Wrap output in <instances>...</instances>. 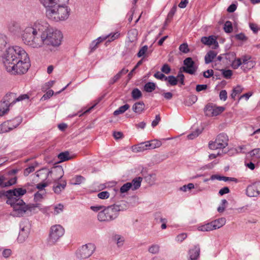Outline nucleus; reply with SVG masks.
<instances>
[{
  "instance_id": "63",
  "label": "nucleus",
  "mask_w": 260,
  "mask_h": 260,
  "mask_svg": "<svg viewBox=\"0 0 260 260\" xmlns=\"http://www.w3.org/2000/svg\"><path fill=\"white\" fill-rule=\"evenodd\" d=\"M35 171V167L34 166H30L24 170V174L25 176L28 175L29 174Z\"/></svg>"
},
{
  "instance_id": "60",
  "label": "nucleus",
  "mask_w": 260,
  "mask_h": 260,
  "mask_svg": "<svg viewBox=\"0 0 260 260\" xmlns=\"http://www.w3.org/2000/svg\"><path fill=\"white\" fill-rule=\"evenodd\" d=\"M213 71L212 70H208L203 73V76L205 78H208L213 75Z\"/></svg>"
},
{
  "instance_id": "5",
  "label": "nucleus",
  "mask_w": 260,
  "mask_h": 260,
  "mask_svg": "<svg viewBox=\"0 0 260 260\" xmlns=\"http://www.w3.org/2000/svg\"><path fill=\"white\" fill-rule=\"evenodd\" d=\"M28 99L27 94H24L16 97V94L13 93L7 94L3 101L0 102V116H3L9 111L10 107L16 102L21 101L24 99Z\"/></svg>"
},
{
  "instance_id": "33",
  "label": "nucleus",
  "mask_w": 260,
  "mask_h": 260,
  "mask_svg": "<svg viewBox=\"0 0 260 260\" xmlns=\"http://www.w3.org/2000/svg\"><path fill=\"white\" fill-rule=\"evenodd\" d=\"M113 240L116 243L118 247H120L123 245L124 242V238L123 236L115 234L113 236Z\"/></svg>"
},
{
  "instance_id": "40",
  "label": "nucleus",
  "mask_w": 260,
  "mask_h": 260,
  "mask_svg": "<svg viewBox=\"0 0 260 260\" xmlns=\"http://www.w3.org/2000/svg\"><path fill=\"white\" fill-rule=\"evenodd\" d=\"M28 236V233L24 232V229L22 228L21 231L20 232L18 237V241L19 242H23L25 239Z\"/></svg>"
},
{
  "instance_id": "42",
  "label": "nucleus",
  "mask_w": 260,
  "mask_h": 260,
  "mask_svg": "<svg viewBox=\"0 0 260 260\" xmlns=\"http://www.w3.org/2000/svg\"><path fill=\"white\" fill-rule=\"evenodd\" d=\"M241 65H243L242 57L235 59L232 63V67L234 69H238Z\"/></svg>"
},
{
  "instance_id": "28",
  "label": "nucleus",
  "mask_w": 260,
  "mask_h": 260,
  "mask_svg": "<svg viewBox=\"0 0 260 260\" xmlns=\"http://www.w3.org/2000/svg\"><path fill=\"white\" fill-rule=\"evenodd\" d=\"M217 53L215 51L210 50L206 54L205 56V62L206 64L211 62L214 58L216 56Z\"/></svg>"
},
{
  "instance_id": "14",
  "label": "nucleus",
  "mask_w": 260,
  "mask_h": 260,
  "mask_svg": "<svg viewBox=\"0 0 260 260\" xmlns=\"http://www.w3.org/2000/svg\"><path fill=\"white\" fill-rule=\"evenodd\" d=\"M246 193L248 196L250 197L260 195V181L249 185L246 189Z\"/></svg>"
},
{
  "instance_id": "21",
  "label": "nucleus",
  "mask_w": 260,
  "mask_h": 260,
  "mask_svg": "<svg viewBox=\"0 0 260 260\" xmlns=\"http://www.w3.org/2000/svg\"><path fill=\"white\" fill-rule=\"evenodd\" d=\"M50 174V172L48 169L43 168L36 172V176L41 180L44 181L49 177Z\"/></svg>"
},
{
  "instance_id": "25",
  "label": "nucleus",
  "mask_w": 260,
  "mask_h": 260,
  "mask_svg": "<svg viewBox=\"0 0 260 260\" xmlns=\"http://www.w3.org/2000/svg\"><path fill=\"white\" fill-rule=\"evenodd\" d=\"M39 1L41 4L45 7L46 9H47V8L56 4L57 3L69 2V0H39Z\"/></svg>"
},
{
  "instance_id": "3",
  "label": "nucleus",
  "mask_w": 260,
  "mask_h": 260,
  "mask_svg": "<svg viewBox=\"0 0 260 260\" xmlns=\"http://www.w3.org/2000/svg\"><path fill=\"white\" fill-rule=\"evenodd\" d=\"M69 2H58L46 9V17L53 21L59 22L67 20L71 9L68 6Z\"/></svg>"
},
{
  "instance_id": "34",
  "label": "nucleus",
  "mask_w": 260,
  "mask_h": 260,
  "mask_svg": "<svg viewBox=\"0 0 260 260\" xmlns=\"http://www.w3.org/2000/svg\"><path fill=\"white\" fill-rule=\"evenodd\" d=\"M130 106L128 104H126L123 106L120 107L118 109L114 112V115L115 116L124 113L129 108Z\"/></svg>"
},
{
  "instance_id": "29",
  "label": "nucleus",
  "mask_w": 260,
  "mask_h": 260,
  "mask_svg": "<svg viewBox=\"0 0 260 260\" xmlns=\"http://www.w3.org/2000/svg\"><path fill=\"white\" fill-rule=\"evenodd\" d=\"M107 39V37H100L94 40L90 44V48L91 51L94 50L98 46V45L103 41Z\"/></svg>"
},
{
  "instance_id": "53",
  "label": "nucleus",
  "mask_w": 260,
  "mask_h": 260,
  "mask_svg": "<svg viewBox=\"0 0 260 260\" xmlns=\"http://www.w3.org/2000/svg\"><path fill=\"white\" fill-rule=\"evenodd\" d=\"M200 133L201 132L199 130H197L189 134L187 136V138L189 140H192L197 137Z\"/></svg>"
},
{
  "instance_id": "35",
  "label": "nucleus",
  "mask_w": 260,
  "mask_h": 260,
  "mask_svg": "<svg viewBox=\"0 0 260 260\" xmlns=\"http://www.w3.org/2000/svg\"><path fill=\"white\" fill-rule=\"evenodd\" d=\"M243 90V88L240 85H237L233 89V92L231 95V98L235 100L236 96L240 94Z\"/></svg>"
},
{
  "instance_id": "7",
  "label": "nucleus",
  "mask_w": 260,
  "mask_h": 260,
  "mask_svg": "<svg viewBox=\"0 0 260 260\" xmlns=\"http://www.w3.org/2000/svg\"><path fill=\"white\" fill-rule=\"evenodd\" d=\"M95 249V245L92 243L83 245L77 249L75 256L79 259L88 258L94 253Z\"/></svg>"
},
{
  "instance_id": "56",
  "label": "nucleus",
  "mask_w": 260,
  "mask_h": 260,
  "mask_svg": "<svg viewBox=\"0 0 260 260\" xmlns=\"http://www.w3.org/2000/svg\"><path fill=\"white\" fill-rule=\"evenodd\" d=\"M54 93V91L52 90H50L48 91L42 97L41 100L45 101L48 99H49L51 96L53 95Z\"/></svg>"
},
{
  "instance_id": "19",
  "label": "nucleus",
  "mask_w": 260,
  "mask_h": 260,
  "mask_svg": "<svg viewBox=\"0 0 260 260\" xmlns=\"http://www.w3.org/2000/svg\"><path fill=\"white\" fill-rule=\"evenodd\" d=\"M147 150H149L147 141L133 145L132 147V151L135 153L143 152Z\"/></svg>"
},
{
  "instance_id": "57",
  "label": "nucleus",
  "mask_w": 260,
  "mask_h": 260,
  "mask_svg": "<svg viewBox=\"0 0 260 260\" xmlns=\"http://www.w3.org/2000/svg\"><path fill=\"white\" fill-rule=\"evenodd\" d=\"M222 75L226 79H230L233 75V72L230 70H223Z\"/></svg>"
},
{
  "instance_id": "4",
  "label": "nucleus",
  "mask_w": 260,
  "mask_h": 260,
  "mask_svg": "<svg viewBox=\"0 0 260 260\" xmlns=\"http://www.w3.org/2000/svg\"><path fill=\"white\" fill-rule=\"evenodd\" d=\"M128 207L127 204L121 201L108 207H105L98 214V219L100 221L109 222L115 219L118 216L120 211L125 210Z\"/></svg>"
},
{
  "instance_id": "12",
  "label": "nucleus",
  "mask_w": 260,
  "mask_h": 260,
  "mask_svg": "<svg viewBox=\"0 0 260 260\" xmlns=\"http://www.w3.org/2000/svg\"><path fill=\"white\" fill-rule=\"evenodd\" d=\"M224 110L223 107H217L212 104L207 105L205 109V112L208 116H216L221 114Z\"/></svg>"
},
{
  "instance_id": "52",
  "label": "nucleus",
  "mask_w": 260,
  "mask_h": 260,
  "mask_svg": "<svg viewBox=\"0 0 260 260\" xmlns=\"http://www.w3.org/2000/svg\"><path fill=\"white\" fill-rule=\"evenodd\" d=\"M110 193L107 191H102L98 193V197L101 199H106L109 197Z\"/></svg>"
},
{
  "instance_id": "22",
  "label": "nucleus",
  "mask_w": 260,
  "mask_h": 260,
  "mask_svg": "<svg viewBox=\"0 0 260 260\" xmlns=\"http://www.w3.org/2000/svg\"><path fill=\"white\" fill-rule=\"evenodd\" d=\"M7 27L10 32L14 34L19 32L20 30L19 24L14 21H10L8 24Z\"/></svg>"
},
{
  "instance_id": "24",
  "label": "nucleus",
  "mask_w": 260,
  "mask_h": 260,
  "mask_svg": "<svg viewBox=\"0 0 260 260\" xmlns=\"http://www.w3.org/2000/svg\"><path fill=\"white\" fill-rule=\"evenodd\" d=\"M226 222L225 218L222 217L211 221L212 227L214 230L218 229L223 226Z\"/></svg>"
},
{
  "instance_id": "2",
  "label": "nucleus",
  "mask_w": 260,
  "mask_h": 260,
  "mask_svg": "<svg viewBox=\"0 0 260 260\" xmlns=\"http://www.w3.org/2000/svg\"><path fill=\"white\" fill-rule=\"evenodd\" d=\"M2 57L6 70L12 74H24L30 67L27 53L23 48L18 46L6 49Z\"/></svg>"
},
{
  "instance_id": "58",
  "label": "nucleus",
  "mask_w": 260,
  "mask_h": 260,
  "mask_svg": "<svg viewBox=\"0 0 260 260\" xmlns=\"http://www.w3.org/2000/svg\"><path fill=\"white\" fill-rule=\"evenodd\" d=\"M160 121V117L159 115H156L155 116V119L154 120H153L152 122V123H151L152 126L153 127H154L155 126H156L158 124V123Z\"/></svg>"
},
{
  "instance_id": "59",
  "label": "nucleus",
  "mask_w": 260,
  "mask_h": 260,
  "mask_svg": "<svg viewBox=\"0 0 260 260\" xmlns=\"http://www.w3.org/2000/svg\"><path fill=\"white\" fill-rule=\"evenodd\" d=\"M12 254V251L10 249H5L3 250L2 254L5 258L9 257Z\"/></svg>"
},
{
  "instance_id": "64",
  "label": "nucleus",
  "mask_w": 260,
  "mask_h": 260,
  "mask_svg": "<svg viewBox=\"0 0 260 260\" xmlns=\"http://www.w3.org/2000/svg\"><path fill=\"white\" fill-rule=\"evenodd\" d=\"M230 192V189L228 187H224L219 191V194L220 196H223Z\"/></svg>"
},
{
  "instance_id": "48",
  "label": "nucleus",
  "mask_w": 260,
  "mask_h": 260,
  "mask_svg": "<svg viewBox=\"0 0 260 260\" xmlns=\"http://www.w3.org/2000/svg\"><path fill=\"white\" fill-rule=\"evenodd\" d=\"M63 206L61 204H59L57 206L53 207L54 211L52 212V213L54 215H57L61 212L63 211Z\"/></svg>"
},
{
  "instance_id": "39",
  "label": "nucleus",
  "mask_w": 260,
  "mask_h": 260,
  "mask_svg": "<svg viewBox=\"0 0 260 260\" xmlns=\"http://www.w3.org/2000/svg\"><path fill=\"white\" fill-rule=\"evenodd\" d=\"M46 191L45 190H39L35 194L34 199L36 202L41 201L45 195Z\"/></svg>"
},
{
  "instance_id": "6",
  "label": "nucleus",
  "mask_w": 260,
  "mask_h": 260,
  "mask_svg": "<svg viewBox=\"0 0 260 260\" xmlns=\"http://www.w3.org/2000/svg\"><path fill=\"white\" fill-rule=\"evenodd\" d=\"M14 198H9L7 201V203L13 207V210L11 214L14 216H22L28 208L22 200Z\"/></svg>"
},
{
  "instance_id": "16",
  "label": "nucleus",
  "mask_w": 260,
  "mask_h": 260,
  "mask_svg": "<svg viewBox=\"0 0 260 260\" xmlns=\"http://www.w3.org/2000/svg\"><path fill=\"white\" fill-rule=\"evenodd\" d=\"M50 175L54 182L60 181L62 179L64 174L63 169L60 167L54 168L53 170L50 171Z\"/></svg>"
},
{
  "instance_id": "1",
  "label": "nucleus",
  "mask_w": 260,
  "mask_h": 260,
  "mask_svg": "<svg viewBox=\"0 0 260 260\" xmlns=\"http://www.w3.org/2000/svg\"><path fill=\"white\" fill-rule=\"evenodd\" d=\"M21 38L24 44L38 49L44 46L58 47L61 44L62 35L46 20H38L24 29Z\"/></svg>"
},
{
  "instance_id": "38",
  "label": "nucleus",
  "mask_w": 260,
  "mask_h": 260,
  "mask_svg": "<svg viewBox=\"0 0 260 260\" xmlns=\"http://www.w3.org/2000/svg\"><path fill=\"white\" fill-rule=\"evenodd\" d=\"M156 88V85L153 82H148L144 85V88L145 91L147 92H151L154 90Z\"/></svg>"
},
{
  "instance_id": "27",
  "label": "nucleus",
  "mask_w": 260,
  "mask_h": 260,
  "mask_svg": "<svg viewBox=\"0 0 260 260\" xmlns=\"http://www.w3.org/2000/svg\"><path fill=\"white\" fill-rule=\"evenodd\" d=\"M132 109L135 113L141 114L144 111L145 105L143 102H137L133 106Z\"/></svg>"
},
{
  "instance_id": "54",
  "label": "nucleus",
  "mask_w": 260,
  "mask_h": 260,
  "mask_svg": "<svg viewBox=\"0 0 260 260\" xmlns=\"http://www.w3.org/2000/svg\"><path fill=\"white\" fill-rule=\"evenodd\" d=\"M147 50H148L147 46H146V45L144 46L143 47H142L140 49L139 52L137 54L138 56L139 57L142 56L143 55H144L145 54V53L147 51Z\"/></svg>"
},
{
  "instance_id": "32",
  "label": "nucleus",
  "mask_w": 260,
  "mask_h": 260,
  "mask_svg": "<svg viewBox=\"0 0 260 260\" xmlns=\"http://www.w3.org/2000/svg\"><path fill=\"white\" fill-rule=\"evenodd\" d=\"M198 231L202 232H210L214 230V229L212 227L211 222H210L205 224L199 226L198 227Z\"/></svg>"
},
{
  "instance_id": "46",
  "label": "nucleus",
  "mask_w": 260,
  "mask_h": 260,
  "mask_svg": "<svg viewBox=\"0 0 260 260\" xmlns=\"http://www.w3.org/2000/svg\"><path fill=\"white\" fill-rule=\"evenodd\" d=\"M224 30L227 33H230L233 31L232 23L230 21L225 22L224 25Z\"/></svg>"
},
{
  "instance_id": "26",
  "label": "nucleus",
  "mask_w": 260,
  "mask_h": 260,
  "mask_svg": "<svg viewBox=\"0 0 260 260\" xmlns=\"http://www.w3.org/2000/svg\"><path fill=\"white\" fill-rule=\"evenodd\" d=\"M128 72V70L126 69H123L119 71L116 75H115L109 81V84H113L116 82L123 75L126 74Z\"/></svg>"
},
{
  "instance_id": "36",
  "label": "nucleus",
  "mask_w": 260,
  "mask_h": 260,
  "mask_svg": "<svg viewBox=\"0 0 260 260\" xmlns=\"http://www.w3.org/2000/svg\"><path fill=\"white\" fill-rule=\"evenodd\" d=\"M58 158L60 161L62 162L68 160L71 158L70 153L68 151L61 152L58 155Z\"/></svg>"
},
{
  "instance_id": "11",
  "label": "nucleus",
  "mask_w": 260,
  "mask_h": 260,
  "mask_svg": "<svg viewBox=\"0 0 260 260\" xmlns=\"http://www.w3.org/2000/svg\"><path fill=\"white\" fill-rule=\"evenodd\" d=\"M184 67H182L183 72L193 75L196 72L198 66H197L191 57H187L183 61Z\"/></svg>"
},
{
  "instance_id": "62",
  "label": "nucleus",
  "mask_w": 260,
  "mask_h": 260,
  "mask_svg": "<svg viewBox=\"0 0 260 260\" xmlns=\"http://www.w3.org/2000/svg\"><path fill=\"white\" fill-rule=\"evenodd\" d=\"M187 237V235L186 234L182 233L179 235H178L176 238V240L178 242H182L184 239H185Z\"/></svg>"
},
{
  "instance_id": "51",
  "label": "nucleus",
  "mask_w": 260,
  "mask_h": 260,
  "mask_svg": "<svg viewBox=\"0 0 260 260\" xmlns=\"http://www.w3.org/2000/svg\"><path fill=\"white\" fill-rule=\"evenodd\" d=\"M179 49L181 52L184 53H187L189 51V49L187 43H183L180 45Z\"/></svg>"
},
{
  "instance_id": "30",
  "label": "nucleus",
  "mask_w": 260,
  "mask_h": 260,
  "mask_svg": "<svg viewBox=\"0 0 260 260\" xmlns=\"http://www.w3.org/2000/svg\"><path fill=\"white\" fill-rule=\"evenodd\" d=\"M251 160L255 162L260 158V149H254L249 152Z\"/></svg>"
},
{
  "instance_id": "9",
  "label": "nucleus",
  "mask_w": 260,
  "mask_h": 260,
  "mask_svg": "<svg viewBox=\"0 0 260 260\" xmlns=\"http://www.w3.org/2000/svg\"><path fill=\"white\" fill-rule=\"evenodd\" d=\"M21 117H16L15 118L7 120L0 124V134L8 133L16 128L22 122Z\"/></svg>"
},
{
  "instance_id": "45",
  "label": "nucleus",
  "mask_w": 260,
  "mask_h": 260,
  "mask_svg": "<svg viewBox=\"0 0 260 260\" xmlns=\"http://www.w3.org/2000/svg\"><path fill=\"white\" fill-rule=\"evenodd\" d=\"M119 36L120 33L118 32H116L114 33H111L108 36H106L105 37H107V39H108V42H112L118 39L119 37Z\"/></svg>"
},
{
  "instance_id": "31",
  "label": "nucleus",
  "mask_w": 260,
  "mask_h": 260,
  "mask_svg": "<svg viewBox=\"0 0 260 260\" xmlns=\"http://www.w3.org/2000/svg\"><path fill=\"white\" fill-rule=\"evenodd\" d=\"M147 142L149 150L159 148L161 146L162 144L161 142L157 140H153Z\"/></svg>"
},
{
  "instance_id": "15",
  "label": "nucleus",
  "mask_w": 260,
  "mask_h": 260,
  "mask_svg": "<svg viewBox=\"0 0 260 260\" xmlns=\"http://www.w3.org/2000/svg\"><path fill=\"white\" fill-rule=\"evenodd\" d=\"M26 193L25 188H17L14 189L9 190L6 192V196L8 199L16 198V199H19L18 198L21 197Z\"/></svg>"
},
{
  "instance_id": "41",
  "label": "nucleus",
  "mask_w": 260,
  "mask_h": 260,
  "mask_svg": "<svg viewBox=\"0 0 260 260\" xmlns=\"http://www.w3.org/2000/svg\"><path fill=\"white\" fill-rule=\"evenodd\" d=\"M132 96L134 100H138L142 96V92L139 89L135 88L132 91Z\"/></svg>"
},
{
  "instance_id": "50",
  "label": "nucleus",
  "mask_w": 260,
  "mask_h": 260,
  "mask_svg": "<svg viewBox=\"0 0 260 260\" xmlns=\"http://www.w3.org/2000/svg\"><path fill=\"white\" fill-rule=\"evenodd\" d=\"M159 250V246L158 245H152L148 249L149 252L155 254L158 252Z\"/></svg>"
},
{
  "instance_id": "17",
  "label": "nucleus",
  "mask_w": 260,
  "mask_h": 260,
  "mask_svg": "<svg viewBox=\"0 0 260 260\" xmlns=\"http://www.w3.org/2000/svg\"><path fill=\"white\" fill-rule=\"evenodd\" d=\"M242 63L241 68L246 72L252 69L255 66V62L250 59V57L247 56L242 57Z\"/></svg>"
},
{
  "instance_id": "61",
  "label": "nucleus",
  "mask_w": 260,
  "mask_h": 260,
  "mask_svg": "<svg viewBox=\"0 0 260 260\" xmlns=\"http://www.w3.org/2000/svg\"><path fill=\"white\" fill-rule=\"evenodd\" d=\"M220 99L225 101L227 99V92L225 90H222L219 93Z\"/></svg>"
},
{
  "instance_id": "55",
  "label": "nucleus",
  "mask_w": 260,
  "mask_h": 260,
  "mask_svg": "<svg viewBox=\"0 0 260 260\" xmlns=\"http://www.w3.org/2000/svg\"><path fill=\"white\" fill-rule=\"evenodd\" d=\"M161 71L165 74H168L170 73L171 68L168 64L166 63L161 67Z\"/></svg>"
},
{
  "instance_id": "37",
  "label": "nucleus",
  "mask_w": 260,
  "mask_h": 260,
  "mask_svg": "<svg viewBox=\"0 0 260 260\" xmlns=\"http://www.w3.org/2000/svg\"><path fill=\"white\" fill-rule=\"evenodd\" d=\"M142 178L141 177H138L134 179L131 183H132V190L137 189L141 185Z\"/></svg>"
},
{
  "instance_id": "47",
  "label": "nucleus",
  "mask_w": 260,
  "mask_h": 260,
  "mask_svg": "<svg viewBox=\"0 0 260 260\" xmlns=\"http://www.w3.org/2000/svg\"><path fill=\"white\" fill-rule=\"evenodd\" d=\"M167 81L170 85L174 86L177 84L178 79L173 76H169L167 77Z\"/></svg>"
},
{
  "instance_id": "43",
  "label": "nucleus",
  "mask_w": 260,
  "mask_h": 260,
  "mask_svg": "<svg viewBox=\"0 0 260 260\" xmlns=\"http://www.w3.org/2000/svg\"><path fill=\"white\" fill-rule=\"evenodd\" d=\"M132 187V183L127 182L123 184L120 189L121 193H125L128 191Z\"/></svg>"
},
{
  "instance_id": "20",
  "label": "nucleus",
  "mask_w": 260,
  "mask_h": 260,
  "mask_svg": "<svg viewBox=\"0 0 260 260\" xmlns=\"http://www.w3.org/2000/svg\"><path fill=\"white\" fill-rule=\"evenodd\" d=\"M55 182V184L53 186L54 191L56 193H59L66 186L67 182L65 180L61 179Z\"/></svg>"
},
{
  "instance_id": "13",
  "label": "nucleus",
  "mask_w": 260,
  "mask_h": 260,
  "mask_svg": "<svg viewBox=\"0 0 260 260\" xmlns=\"http://www.w3.org/2000/svg\"><path fill=\"white\" fill-rule=\"evenodd\" d=\"M16 176H11L9 174H5L0 176V186L1 187H9L16 183Z\"/></svg>"
},
{
  "instance_id": "49",
  "label": "nucleus",
  "mask_w": 260,
  "mask_h": 260,
  "mask_svg": "<svg viewBox=\"0 0 260 260\" xmlns=\"http://www.w3.org/2000/svg\"><path fill=\"white\" fill-rule=\"evenodd\" d=\"M154 76L155 78L160 80L161 81H167V77L166 76H165L164 74L159 72H157L155 73L154 75Z\"/></svg>"
},
{
  "instance_id": "18",
  "label": "nucleus",
  "mask_w": 260,
  "mask_h": 260,
  "mask_svg": "<svg viewBox=\"0 0 260 260\" xmlns=\"http://www.w3.org/2000/svg\"><path fill=\"white\" fill-rule=\"evenodd\" d=\"M201 42L203 44L208 46H211L212 45L215 46H218V43L216 41V38L214 36H210L208 37H203L201 39Z\"/></svg>"
},
{
  "instance_id": "10",
  "label": "nucleus",
  "mask_w": 260,
  "mask_h": 260,
  "mask_svg": "<svg viewBox=\"0 0 260 260\" xmlns=\"http://www.w3.org/2000/svg\"><path fill=\"white\" fill-rule=\"evenodd\" d=\"M64 234L63 228L59 224H55L50 228L49 240L52 243L56 242Z\"/></svg>"
},
{
  "instance_id": "23",
  "label": "nucleus",
  "mask_w": 260,
  "mask_h": 260,
  "mask_svg": "<svg viewBox=\"0 0 260 260\" xmlns=\"http://www.w3.org/2000/svg\"><path fill=\"white\" fill-rule=\"evenodd\" d=\"M200 248L199 245L195 246L189 250V260H197L200 255Z\"/></svg>"
},
{
  "instance_id": "44",
  "label": "nucleus",
  "mask_w": 260,
  "mask_h": 260,
  "mask_svg": "<svg viewBox=\"0 0 260 260\" xmlns=\"http://www.w3.org/2000/svg\"><path fill=\"white\" fill-rule=\"evenodd\" d=\"M84 180V178L81 176H76L75 177L72 179L71 182L73 184H80Z\"/></svg>"
},
{
  "instance_id": "8",
  "label": "nucleus",
  "mask_w": 260,
  "mask_h": 260,
  "mask_svg": "<svg viewBox=\"0 0 260 260\" xmlns=\"http://www.w3.org/2000/svg\"><path fill=\"white\" fill-rule=\"evenodd\" d=\"M229 138L224 133L219 134L215 141H210L209 143V147L210 149L216 150L223 149L228 146Z\"/></svg>"
}]
</instances>
